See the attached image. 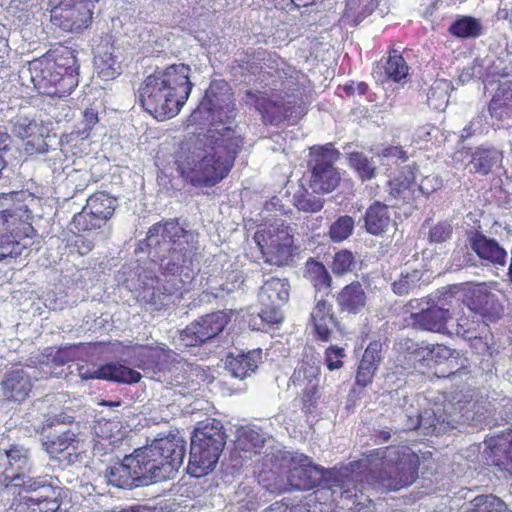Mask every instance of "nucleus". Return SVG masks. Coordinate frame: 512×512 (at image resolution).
Masks as SVG:
<instances>
[{
    "label": "nucleus",
    "mask_w": 512,
    "mask_h": 512,
    "mask_svg": "<svg viewBox=\"0 0 512 512\" xmlns=\"http://www.w3.org/2000/svg\"><path fill=\"white\" fill-rule=\"evenodd\" d=\"M193 239V234L177 221L154 224L147 233V245L168 251L169 255L160 259V267L171 277L165 275L164 279H158L148 274H134L122 283L123 287L131 291L138 302L155 309L169 305L174 295L182 293L183 282L177 280L175 273L192 264L196 250L190 244Z\"/></svg>",
    "instance_id": "1"
},
{
    "label": "nucleus",
    "mask_w": 512,
    "mask_h": 512,
    "mask_svg": "<svg viewBox=\"0 0 512 512\" xmlns=\"http://www.w3.org/2000/svg\"><path fill=\"white\" fill-rule=\"evenodd\" d=\"M242 145L243 139L235 129H211L181 147L177 170L193 186H214L228 175Z\"/></svg>",
    "instance_id": "2"
},
{
    "label": "nucleus",
    "mask_w": 512,
    "mask_h": 512,
    "mask_svg": "<svg viewBox=\"0 0 512 512\" xmlns=\"http://www.w3.org/2000/svg\"><path fill=\"white\" fill-rule=\"evenodd\" d=\"M186 442L171 436L156 439L152 444L136 449L121 463L106 472L110 484L132 488L171 479L183 464Z\"/></svg>",
    "instance_id": "3"
},
{
    "label": "nucleus",
    "mask_w": 512,
    "mask_h": 512,
    "mask_svg": "<svg viewBox=\"0 0 512 512\" xmlns=\"http://www.w3.org/2000/svg\"><path fill=\"white\" fill-rule=\"evenodd\" d=\"M419 466L420 458L410 447L391 445L363 453L362 458L349 463V470L363 474L368 485L398 491L417 480Z\"/></svg>",
    "instance_id": "4"
},
{
    "label": "nucleus",
    "mask_w": 512,
    "mask_h": 512,
    "mask_svg": "<svg viewBox=\"0 0 512 512\" xmlns=\"http://www.w3.org/2000/svg\"><path fill=\"white\" fill-rule=\"evenodd\" d=\"M190 71L188 65L174 64L149 75L140 91L145 110L158 120L177 115L193 87Z\"/></svg>",
    "instance_id": "5"
},
{
    "label": "nucleus",
    "mask_w": 512,
    "mask_h": 512,
    "mask_svg": "<svg viewBox=\"0 0 512 512\" xmlns=\"http://www.w3.org/2000/svg\"><path fill=\"white\" fill-rule=\"evenodd\" d=\"M225 443L226 435L219 421L203 422L191 438L187 472L196 478L207 475L217 464Z\"/></svg>",
    "instance_id": "6"
},
{
    "label": "nucleus",
    "mask_w": 512,
    "mask_h": 512,
    "mask_svg": "<svg viewBox=\"0 0 512 512\" xmlns=\"http://www.w3.org/2000/svg\"><path fill=\"white\" fill-rule=\"evenodd\" d=\"M225 443L226 435L219 421L203 422L191 438L187 472L196 478L207 475L217 464Z\"/></svg>",
    "instance_id": "7"
},
{
    "label": "nucleus",
    "mask_w": 512,
    "mask_h": 512,
    "mask_svg": "<svg viewBox=\"0 0 512 512\" xmlns=\"http://www.w3.org/2000/svg\"><path fill=\"white\" fill-rule=\"evenodd\" d=\"M254 240L266 263L283 266L292 261L296 247L294 231L281 220L265 225L256 231Z\"/></svg>",
    "instance_id": "8"
},
{
    "label": "nucleus",
    "mask_w": 512,
    "mask_h": 512,
    "mask_svg": "<svg viewBox=\"0 0 512 512\" xmlns=\"http://www.w3.org/2000/svg\"><path fill=\"white\" fill-rule=\"evenodd\" d=\"M7 196H0V260L12 256L15 246L22 238L29 237L33 231L31 213L25 205L13 209L4 208Z\"/></svg>",
    "instance_id": "9"
},
{
    "label": "nucleus",
    "mask_w": 512,
    "mask_h": 512,
    "mask_svg": "<svg viewBox=\"0 0 512 512\" xmlns=\"http://www.w3.org/2000/svg\"><path fill=\"white\" fill-rule=\"evenodd\" d=\"M235 115L230 85L225 80H214L191 116L194 120L209 121L215 125L225 124Z\"/></svg>",
    "instance_id": "10"
},
{
    "label": "nucleus",
    "mask_w": 512,
    "mask_h": 512,
    "mask_svg": "<svg viewBox=\"0 0 512 512\" xmlns=\"http://www.w3.org/2000/svg\"><path fill=\"white\" fill-rule=\"evenodd\" d=\"M338 152L332 144L310 149L309 165L312 168L310 186L315 193H329L340 181L339 172L334 167Z\"/></svg>",
    "instance_id": "11"
},
{
    "label": "nucleus",
    "mask_w": 512,
    "mask_h": 512,
    "mask_svg": "<svg viewBox=\"0 0 512 512\" xmlns=\"http://www.w3.org/2000/svg\"><path fill=\"white\" fill-rule=\"evenodd\" d=\"M116 206L115 198L105 192H97L90 196L83 209L74 215L72 223L79 231L101 229L113 216Z\"/></svg>",
    "instance_id": "12"
},
{
    "label": "nucleus",
    "mask_w": 512,
    "mask_h": 512,
    "mask_svg": "<svg viewBox=\"0 0 512 512\" xmlns=\"http://www.w3.org/2000/svg\"><path fill=\"white\" fill-rule=\"evenodd\" d=\"M289 288L286 279L272 277L264 282L258 294L262 306L259 312L261 320H277L272 315L288 301Z\"/></svg>",
    "instance_id": "13"
},
{
    "label": "nucleus",
    "mask_w": 512,
    "mask_h": 512,
    "mask_svg": "<svg viewBox=\"0 0 512 512\" xmlns=\"http://www.w3.org/2000/svg\"><path fill=\"white\" fill-rule=\"evenodd\" d=\"M5 455L7 464L0 473V487L8 488L29 470L30 456L28 449L19 444H12L5 450Z\"/></svg>",
    "instance_id": "14"
},
{
    "label": "nucleus",
    "mask_w": 512,
    "mask_h": 512,
    "mask_svg": "<svg viewBox=\"0 0 512 512\" xmlns=\"http://www.w3.org/2000/svg\"><path fill=\"white\" fill-rule=\"evenodd\" d=\"M30 375L23 369H14L4 374L0 382V392L5 402L22 403L32 391Z\"/></svg>",
    "instance_id": "15"
},
{
    "label": "nucleus",
    "mask_w": 512,
    "mask_h": 512,
    "mask_svg": "<svg viewBox=\"0 0 512 512\" xmlns=\"http://www.w3.org/2000/svg\"><path fill=\"white\" fill-rule=\"evenodd\" d=\"M52 12L54 18L62 19L61 28L71 32L86 28L92 18L88 2H70L69 6H56Z\"/></svg>",
    "instance_id": "16"
},
{
    "label": "nucleus",
    "mask_w": 512,
    "mask_h": 512,
    "mask_svg": "<svg viewBox=\"0 0 512 512\" xmlns=\"http://www.w3.org/2000/svg\"><path fill=\"white\" fill-rule=\"evenodd\" d=\"M288 481L296 489L311 490L319 482V471L308 456H294L290 461Z\"/></svg>",
    "instance_id": "17"
},
{
    "label": "nucleus",
    "mask_w": 512,
    "mask_h": 512,
    "mask_svg": "<svg viewBox=\"0 0 512 512\" xmlns=\"http://www.w3.org/2000/svg\"><path fill=\"white\" fill-rule=\"evenodd\" d=\"M404 310L410 314L412 320H449L459 318V309L448 303L444 305L431 303L430 300H411L405 305Z\"/></svg>",
    "instance_id": "18"
},
{
    "label": "nucleus",
    "mask_w": 512,
    "mask_h": 512,
    "mask_svg": "<svg viewBox=\"0 0 512 512\" xmlns=\"http://www.w3.org/2000/svg\"><path fill=\"white\" fill-rule=\"evenodd\" d=\"M75 58L70 56L65 62L60 64L57 62H47V67L51 72V84L57 93L54 97H66L77 86V67L75 66Z\"/></svg>",
    "instance_id": "19"
},
{
    "label": "nucleus",
    "mask_w": 512,
    "mask_h": 512,
    "mask_svg": "<svg viewBox=\"0 0 512 512\" xmlns=\"http://www.w3.org/2000/svg\"><path fill=\"white\" fill-rule=\"evenodd\" d=\"M381 351L380 341H372L368 344L357 366L355 387L364 389L373 383L382 360Z\"/></svg>",
    "instance_id": "20"
},
{
    "label": "nucleus",
    "mask_w": 512,
    "mask_h": 512,
    "mask_svg": "<svg viewBox=\"0 0 512 512\" xmlns=\"http://www.w3.org/2000/svg\"><path fill=\"white\" fill-rule=\"evenodd\" d=\"M486 442L492 465L512 476V429L493 436Z\"/></svg>",
    "instance_id": "21"
},
{
    "label": "nucleus",
    "mask_w": 512,
    "mask_h": 512,
    "mask_svg": "<svg viewBox=\"0 0 512 512\" xmlns=\"http://www.w3.org/2000/svg\"><path fill=\"white\" fill-rule=\"evenodd\" d=\"M91 350L92 346L90 344L82 343L62 348L47 347L41 355H39L37 363L61 366L68 362L85 360V357L90 354ZM34 363L36 364V362Z\"/></svg>",
    "instance_id": "22"
},
{
    "label": "nucleus",
    "mask_w": 512,
    "mask_h": 512,
    "mask_svg": "<svg viewBox=\"0 0 512 512\" xmlns=\"http://www.w3.org/2000/svg\"><path fill=\"white\" fill-rule=\"evenodd\" d=\"M60 494L58 487H48V493L37 498L21 497L13 504L15 512H62Z\"/></svg>",
    "instance_id": "23"
},
{
    "label": "nucleus",
    "mask_w": 512,
    "mask_h": 512,
    "mask_svg": "<svg viewBox=\"0 0 512 512\" xmlns=\"http://www.w3.org/2000/svg\"><path fill=\"white\" fill-rule=\"evenodd\" d=\"M94 453L104 455L113 451L115 444L121 440L120 423L110 419H100L93 426Z\"/></svg>",
    "instance_id": "24"
},
{
    "label": "nucleus",
    "mask_w": 512,
    "mask_h": 512,
    "mask_svg": "<svg viewBox=\"0 0 512 512\" xmlns=\"http://www.w3.org/2000/svg\"><path fill=\"white\" fill-rule=\"evenodd\" d=\"M227 322H191L180 331V342L185 347H194L215 337Z\"/></svg>",
    "instance_id": "25"
},
{
    "label": "nucleus",
    "mask_w": 512,
    "mask_h": 512,
    "mask_svg": "<svg viewBox=\"0 0 512 512\" xmlns=\"http://www.w3.org/2000/svg\"><path fill=\"white\" fill-rule=\"evenodd\" d=\"M134 363L142 370L153 373L164 371L169 364V351L151 346H139L133 352Z\"/></svg>",
    "instance_id": "26"
},
{
    "label": "nucleus",
    "mask_w": 512,
    "mask_h": 512,
    "mask_svg": "<svg viewBox=\"0 0 512 512\" xmlns=\"http://www.w3.org/2000/svg\"><path fill=\"white\" fill-rule=\"evenodd\" d=\"M42 445L52 458H56L70 449L76 451L79 445V438L71 429L61 433L48 432L43 434Z\"/></svg>",
    "instance_id": "27"
},
{
    "label": "nucleus",
    "mask_w": 512,
    "mask_h": 512,
    "mask_svg": "<svg viewBox=\"0 0 512 512\" xmlns=\"http://www.w3.org/2000/svg\"><path fill=\"white\" fill-rule=\"evenodd\" d=\"M121 56L118 50L109 46L95 56V70L104 81L113 80L121 74Z\"/></svg>",
    "instance_id": "28"
},
{
    "label": "nucleus",
    "mask_w": 512,
    "mask_h": 512,
    "mask_svg": "<svg viewBox=\"0 0 512 512\" xmlns=\"http://www.w3.org/2000/svg\"><path fill=\"white\" fill-rule=\"evenodd\" d=\"M338 505L340 508L350 512H361L370 502L369 496L363 492V484H357L348 480L340 486Z\"/></svg>",
    "instance_id": "29"
},
{
    "label": "nucleus",
    "mask_w": 512,
    "mask_h": 512,
    "mask_svg": "<svg viewBox=\"0 0 512 512\" xmlns=\"http://www.w3.org/2000/svg\"><path fill=\"white\" fill-rule=\"evenodd\" d=\"M261 358V350L254 349L237 356L229 355L226 360V366L234 377L244 379L257 369Z\"/></svg>",
    "instance_id": "30"
},
{
    "label": "nucleus",
    "mask_w": 512,
    "mask_h": 512,
    "mask_svg": "<svg viewBox=\"0 0 512 512\" xmlns=\"http://www.w3.org/2000/svg\"><path fill=\"white\" fill-rule=\"evenodd\" d=\"M489 112L492 118L503 120L510 117L512 113V81L501 82L493 95Z\"/></svg>",
    "instance_id": "31"
},
{
    "label": "nucleus",
    "mask_w": 512,
    "mask_h": 512,
    "mask_svg": "<svg viewBox=\"0 0 512 512\" xmlns=\"http://www.w3.org/2000/svg\"><path fill=\"white\" fill-rule=\"evenodd\" d=\"M468 167L471 172L487 175L502 160V154L495 148L478 147L470 155Z\"/></svg>",
    "instance_id": "32"
},
{
    "label": "nucleus",
    "mask_w": 512,
    "mask_h": 512,
    "mask_svg": "<svg viewBox=\"0 0 512 512\" xmlns=\"http://www.w3.org/2000/svg\"><path fill=\"white\" fill-rule=\"evenodd\" d=\"M382 68L384 70V76H382V74L377 76L378 72L374 71V77L378 81L383 82L385 79H390L397 83H404L408 79L409 67L403 56L396 50L389 53Z\"/></svg>",
    "instance_id": "33"
},
{
    "label": "nucleus",
    "mask_w": 512,
    "mask_h": 512,
    "mask_svg": "<svg viewBox=\"0 0 512 512\" xmlns=\"http://www.w3.org/2000/svg\"><path fill=\"white\" fill-rule=\"evenodd\" d=\"M337 301L343 311L356 314L364 308L366 294L360 283H351L340 291Z\"/></svg>",
    "instance_id": "34"
},
{
    "label": "nucleus",
    "mask_w": 512,
    "mask_h": 512,
    "mask_svg": "<svg viewBox=\"0 0 512 512\" xmlns=\"http://www.w3.org/2000/svg\"><path fill=\"white\" fill-rule=\"evenodd\" d=\"M391 223L389 209L380 202L373 203L365 214V228L372 235H380Z\"/></svg>",
    "instance_id": "35"
},
{
    "label": "nucleus",
    "mask_w": 512,
    "mask_h": 512,
    "mask_svg": "<svg viewBox=\"0 0 512 512\" xmlns=\"http://www.w3.org/2000/svg\"><path fill=\"white\" fill-rule=\"evenodd\" d=\"M462 512H511L507 504L494 494L477 495L462 507Z\"/></svg>",
    "instance_id": "36"
},
{
    "label": "nucleus",
    "mask_w": 512,
    "mask_h": 512,
    "mask_svg": "<svg viewBox=\"0 0 512 512\" xmlns=\"http://www.w3.org/2000/svg\"><path fill=\"white\" fill-rule=\"evenodd\" d=\"M101 371L102 379L117 383L135 384L142 378L138 371L120 363L111 362L102 365Z\"/></svg>",
    "instance_id": "37"
},
{
    "label": "nucleus",
    "mask_w": 512,
    "mask_h": 512,
    "mask_svg": "<svg viewBox=\"0 0 512 512\" xmlns=\"http://www.w3.org/2000/svg\"><path fill=\"white\" fill-rule=\"evenodd\" d=\"M472 247L480 258L495 264H505L506 252L496 241L484 236H478L473 241Z\"/></svg>",
    "instance_id": "38"
},
{
    "label": "nucleus",
    "mask_w": 512,
    "mask_h": 512,
    "mask_svg": "<svg viewBox=\"0 0 512 512\" xmlns=\"http://www.w3.org/2000/svg\"><path fill=\"white\" fill-rule=\"evenodd\" d=\"M305 277L311 282L316 291L329 293L332 278L321 262L309 259L305 265Z\"/></svg>",
    "instance_id": "39"
},
{
    "label": "nucleus",
    "mask_w": 512,
    "mask_h": 512,
    "mask_svg": "<svg viewBox=\"0 0 512 512\" xmlns=\"http://www.w3.org/2000/svg\"><path fill=\"white\" fill-rule=\"evenodd\" d=\"M320 368L310 361H303L299 367H297L290 377V382L294 386H320Z\"/></svg>",
    "instance_id": "40"
},
{
    "label": "nucleus",
    "mask_w": 512,
    "mask_h": 512,
    "mask_svg": "<svg viewBox=\"0 0 512 512\" xmlns=\"http://www.w3.org/2000/svg\"><path fill=\"white\" fill-rule=\"evenodd\" d=\"M30 74L31 81L39 93L54 97V94H56L57 91L52 88V74L47 67V63L40 61L33 62L30 67Z\"/></svg>",
    "instance_id": "41"
},
{
    "label": "nucleus",
    "mask_w": 512,
    "mask_h": 512,
    "mask_svg": "<svg viewBox=\"0 0 512 512\" xmlns=\"http://www.w3.org/2000/svg\"><path fill=\"white\" fill-rule=\"evenodd\" d=\"M264 443L265 440L263 436L253 429H243L239 431L235 442L237 449L251 454H259Z\"/></svg>",
    "instance_id": "42"
},
{
    "label": "nucleus",
    "mask_w": 512,
    "mask_h": 512,
    "mask_svg": "<svg viewBox=\"0 0 512 512\" xmlns=\"http://www.w3.org/2000/svg\"><path fill=\"white\" fill-rule=\"evenodd\" d=\"M350 166L357 172L360 178L370 180L375 177L376 165L372 159H369L364 153L351 152L348 156Z\"/></svg>",
    "instance_id": "43"
},
{
    "label": "nucleus",
    "mask_w": 512,
    "mask_h": 512,
    "mask_svg": "<svg viewBox=\"0 0 512 512\" xmlns=\"http://www.w3.org/2000/svg\"><path fill=\"white\" fill-rule=\"evenodd\" d=\"M416 176L411 166H404L390 181V193L394 197H400L415 182Z\"/></svg>",
    "instance_id": "44"
},
{
    "label": "nucleus",
    "mask_w": 512,
    "mask_h": 512,
    "mask_svg": "<svg viewBox=\"0 0 512 512\" xmlns=\"http://www.w3.org/2000/svg\"><path fill=\"white\" fill-rule=\"evenodd\" d=\"M354 219L350 216L337 218L329 227L328 236L334 243H340L348 239L354 231Z\"/></svg>",
    "instance_id": "45"
},
{
    "label": "nucleus",
    "mask_w": 512,
    "mask_h": 512,
    "mask_svg": "<svg viewBox=\"0 0 512 512\" xmlns=\"http://www.w3.org/2000/svg\"><path fill=\"white\" fill-rule=\"evenodd\" d=\"M423 273L419 270L402 272L400 277L392 284V289L397 295H407L419 286Z\"/></svg>",
    "instance_id": "46"
},
{
    "label": "nucleus",
    "mask_w": 512,
    "mask_h": 512,
    "mask_svg": "<svg viewBox=\"0 0 512 512\" xmlns=\"http://www.w3.org/2000/svg\"><path fill=\"white\" fill-rule=\"evenodd\" d=\"M481 24L472 17H463L450 27L453 35L461 38L477 37L481 34Z\"/></svg>",
    "instance_id": "47"
},
{
    "label": "nucleus",
    "mask_w": 512,
    "mask_h": 512,
    "mask_svg": "<svg viewBox=\"0 0 512 512\" xmlns=\"http://www.w3.org/2000/svg\"><path fill=\"white\" fill-rule=\"evenodd\" d=\"M370 13L371 9L368 7L360 9L359 0H347L342 20L351 26H356Z\"/></svg>",
    "instance_id": "48"
},
{
    "label": "nucleus",
    "mask_w": 512,
    "mask_h": 512,
    "mask_svg": "<svg viewBox=\"0 0 512 512\" xmlns=\"http://www.w3.org/2000/svg\"><path fill=\"white\" fill-rule=\"evenodd\" d=\"M246 103L254 105L255 108L263 114L264 118H268L269 114H274L273 109L277 107V102L266 97L263 92H250L246 94Z\"/></svg>",
    "instance_id": "49"
},
{
    "label": "nucleus",
    "mask_w": 512,
    "mask_h": 512,
    "mask_svg": "<svg viewBox=\"0 0 512 512\" xmlns=\"http://www.w3.org/2000/svg\"><path fill=\"white\" fill-rule=\"evenodd\" d=\"M293 200L298 210L307 213L318 212L324 205L321 198L309 193L295 194Z\"/></svg>",
    "instance_id": "50"
},
{
    "label": "nucleus",
    "mask_w": 512,
    "mask_h": 512,
    "mask_svg": "<svg viewBox=\"0 0 512 512\" xmlns=\"http://www.w3.org/2000/svg\"><path fill=\"white\" fill-rule=\"evenodd\" d=\"M355 266L353 254L348 250H341L334 255L332 271L336 275H344L351 272Z\"/></svg>",
    "instance_id": "51"
},
{
    "label": "nucleus",
    "mask_w": 512,
    "mask_h": 512,
    "mask_svg": "<svg viewBox=\"0 0 512 512\" xmlns=\"http://www.w3.org/2000/svg\"><path fill=\"white\" fill-rule=\"evenodd\" d=\"M11 132L21 139L33 136L36 124L26 116L18 115L10 121Z\"/></svg>",
    "instance_id": "52"
},
{
    "label": "nucleus",
    "mask_w": 512,
    "mask_h": 512,
    "mask_svg": "<svg viewBox=\"0 0 512 512\" xmlns=\"http://www.w3.org/2000/svg\"><path fill=\"white\" fill-rule=\"evenodd\" d=\"M264 512H312L310 505L302 501L283 499L270 505Z\"/></svg>",
    "instance_id": "53"
},
{
    "label": "nucleus",
    "mask_w": 512,
    "mask_h": 512,
    "mask_svg": "<svg viewBox=\"0 0 512 512\" xmlns=\"http://www.w3.org/2000/svg\"><path fill=\"white\" fill-rule=\"evenodd\" d=\"M324 356L328 370H339L344 366L343 359L346 357L344 348L331 345L325 350Z\"/></svg>",
    "instance_id": "54"
},
{
    "label": "nucleus",
    "mask_w": 512,
    "mask_h": 512,
    "mask_svg": "<svg viewBox=\"0 0 512 512\" xmlns=\"http://www.w3.org/2000/svg\"><path fill=\"white\" fill-rule=\"evenodd\" d=\"M319 387L320 386H311L305 387L303 389L302 395L300 397L301 410L305 414H311L315 411L317 407V403L319 400Z\"/></svg>",
    "instance_id": "55"
},
{
    "label": "nucleus",
    "mask_w": 512,
    "mask_h": 512,
    "mask_svg": "<svg viewBox=\"0 0 512 512\" xmlns=\"http://www.w3.org/2000/svg\"><path fill=\"white\" fill-rule=\"evenodd\" d=\"M97 123H98L97 112L92 108L86 109L83 113L82 121L78 124L77 134L82 139L87 138Z\"/></svg>",
    "instance_id": "56"
},
{
    "label": "nucleus",
    "mask_w": 512,
    "mask_h": 512,
    "mask_svg": "<svg viewBox=\"0 0 512 512\" xmlns=\"http://www.w3.org/2000/svg\"><path fill=\"white\" fill-rule=\"evenodd\" d=\"M452 235V227L447 222H439L431 228L429 232V241L431 243H443Z\"/></svg>",
    "instance_id": "57"
},
{
    "label": "nucleus",
    "mask_w": 512,
    "mask_h": 512,
    "mask_svg": "<svg viewBox=\"0 0 512 512\" xmlns=\"http://www.w3.org/2000/svg\"><path fill=\"white\" fill-rule=\"evenodd\" d=\"M419 356H421L422 360L431 362L436 361L439 362L442 358L450 357L451 351L449 348L438 346L432 348H424L419 351Z\"/></svg>",
    "instance_id": "58"
},
{
    "label": "nucleus",
    "mask_w": 512,
    "mask_h": 512,
    "mask_svg": "<svg viewBox=\"0 0 512 512\" xmlns=\"http://www.w3.org/2000/svg\"><path fill=\"white\" fill-rule=\"evenodd\" d=\"M13 486H24L27 491H37L39 489L44 490V494L48 493V487H54L51 485L46 477L29 478L24 481L23 478L19 481H15Z\"/></svg>",
    "instance_id": "59"
},
{
    "label": "nucleus",
    "mask_w": 512,
    "mask_h": 512,
    "mask_svg": "<svg viewBox=\"0 0 512 512\" xmlns=\"http://www.w3.org/2000/svg\"><path fill=\"white\" fill-rule=\"evenodd\" d=\"M328 318L333 320L332 305L324 299L317 300L316 305L311 312V320H326Z\"/></svg>",
    "instance_id": "60"
},
{
    "label": "nucleus",
    "mask_w": 512,
    "mask_h": 512,
    "mask_svg": "<svg viewBox=\"0 0 512 512\" xmlns=\"http://www.w3.org/2000/svg\"><path fill=\"white\" fill-rule=\"evenodd\" d=\"M442 186V179L437 175H428L421 179L419 183V190L425 194L429 195L434 191L440 189Z\"/></svg>",
    "instance_id": "61"
},
{
    "label": "nucleus",
    "mask_w": 512,
    "mask_h": 512,
    "mask_svg": "<svg viewBox=\"0 0 512 512\" xmlns=\"http://www.w3.org/2000/svg\"><path fill=\"white\" fill-rule=\"evenodd\" d=\"M485 118L486 117L484 114H479L475 118H473L471 120L470 124L463 129L461 138L465 139V138L470 137L473 134L483 133Z\"/></svg>",
    "instance_id": "62"
},
{
    "label": "nucleus",
    "mask_w": 512,
    "mask_h": 512,
    "mask_svg": "<svg viewBox=\"0 0 512 512\" xmlns=\"http://www.w3.org/2000/svg\"><path fill=\"white\" fill-rule=\"evenodd\" d=\"M485 118L486 117L484 114H479L475 118H473L471 120L470 124L463 129L461 138L465 139V138L470 137L473 134L483 133Z\"/></svg>",
    "instance_id": "63"
},
{
    "label": "nucleus",
    "mask_w": 512,
    "mask_h": 512,
    "mask_svg": "<svg viewBox=\"0 0 512 512\" xmlns=\"http://www.w3.org/2000/svg\"><path fill=\"white\" fill-rule=\"evenodd\" d=\"M74 247L81 255H87L94 247V242L84 235H76L74 239Z\"/></svg>",
    "instance_id": "64"
}]
</instances>
